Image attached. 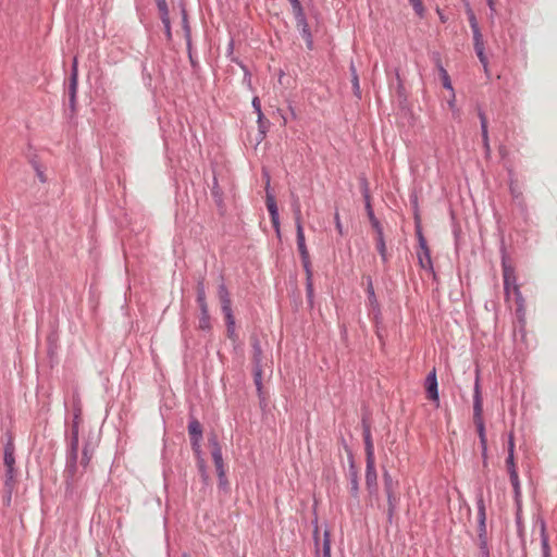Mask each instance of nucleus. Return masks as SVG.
<instances>
[{"mask_svg": "<svg viewBox=\"0 0 557 557\" xmlns=\"http://www.w3.org/2000/svg\"><path fill=\"white\" fill-rule=\"evenodd\" d=\"M304 268L306 269V272H307V292H308V296L311 297V295L313 293V287H312V282H311L310 263L308 264L307 268L305 265H304Z\"/></svg>", "mask_w": 557, "mask_h": 557, "instance_id": "nucleus-28", "label": "nucleus"}, {"mask_svg": "<svg viewBox=\"0 0 557 557\" xmlns=\"http://www.w3.org/2000/svg\"><path fill=\"white\" fill-rule=\"evenodd\" d=\"M468 13H469V22H470V26L472 28V32H479L480 28H479V25H478V22H476V18L472 12L471 9H468Z\"/></svg>", "mask_w": 557, "mask_h": 557, "instance_id": "nucleus-30", "label": "nucleus"}, {"mask_svg": "<svg viewBox=\"0 0 557 557\" xmlns=\"http://www.w3.org/2000/svg\"><path fill=\"white\" fill-rule=\"evenodd\" d=\"M474 49L480 62L483 64L484 70H487V59L484 53V42L481 32H473Z\"/></svg>", "mask_w": 557, "mask_h": 557, "instance_id": "nucleus-11", "label": "nucleus"}, {"mask_svg": "<svg viewBox=\"0 0 557 557\" xmlns=\"http://www.w3.org/2000/svg\"><path fill=\"white\" fill-rule=\"evenodd\" d=\"M384 479V490L386 491H396L398 486V481L393 480L392 475L385 471L383 473Z\"/></svg>", "mask_w": 557, "mask_h": 557, "instance_id": "nucleus-24", "label": "nucleus"}, {"mask_svg": "<svg viewBox=\"0 0 557 557\" xmlns=\"http://www.w3.org/2000/svg\"><path fill=\"white\" fill-rule=\"evenodd\" d=\"M159 9L162 13V22L165 24V27L168 28V32L170 30V22L168 17V8L165 0H159L158 1Z\"/></svg>", "mask_w": 557, "mask_h": 557, "instance_id": "nucleus-25", "label": "nucleus"}, {"mask_svg": "<svg viewBox=\"0 0 557 557\" xmlns=\"http://www.w3.org/2000/svg\"><path fill=\"white\" fill-rule=\"evenodd\" d=\"M185 557H187V556H185Z\"/></svg>", "mask_w": 557, "mask_h": 557, "instance_id": "nucleus-48", "label": "nucleus"}, {"mask_svg": "<svg viewBox=\"0 0 557 557\" xmlns=\"http://www.w3.org/2000/svg\"><path fill=\"white\" fill-rule=\"evenodd\" d=\"M15 475H16L15 467L7 468L5 476L15 478Z\"/></svg>", "mask_w": 557, "mask_h": 557, "instance_id": "nucleus-43", "label": "nucleus"}, {"mask_svg": "<svg viewBox=\"0 0 557 557\" xmlns=\"http://www.w3.org/2000/svg\"><path fill=\"white\" fill-rule=\"evenodd\" d=\"M386 496H387V503H388V508H387V515H388V518L391 519L396 510V507H397V504L399 502V495L397 494L396 491H386Z\"/></svg>", "mask_w": 557, "mask_h": 557, "instance_id": "nucleus-16", "label": "nucleus"}, {"mask_svg": "<svg viewBox=\"0 0 557 557\" xmlns=\"http://www.w3.org/2000/svg\"><path fill=\"white\" fill-rule=\"evenodd\" d=\"M318 532H319V530H318V527H317L315 530H314L315 552H317V554H320V552H321L323 557H331V535H330V532L327 530L324 531L323 542H322L321 547H320L319 540H318Z\"/></svg>", "mask_w": 557, "mask_h": 557, "instance_id": "nucleus-10", "label": "nucleus"}, {"mask_svg": "<svg viewBox=\"0 0 557 557\" xmlns=\"http://www.w3.org/2000/svg\"><path fill=\"white\" fill-rule=\"evenodd\" d=\"M290 4H292V8H293V13L294 14H298V16L301 17V3L299 0H289Z\"/></svg>", "mask_w": 557, "mask_h": 557, "instance_id": "nucleus-31", "label": "nucleus"}, {"mask_svg": "<svg viewBox=\"0 0 557 557\" xmlns=\"http://www.w3.org/2000/svg\"><path fill=\"white\" fill-rule=\"evenodd\" d=\"M409 3L412 5L417 15L422 17L424 15V5L422 0H409Z\"/></svg>", "mask_w": 557, "mask_h": 557, "instance_id": "nucleus-26", "label": "nucleus"}, {"mask_svg": "<svg viewBox=\"0 0 557 557\" xmlns=\"http://www.w3.org/2000/svg\"><path fill=\"white\" fill-rule=\"evenodd\" d=\"M188 432L193 440V446L198 447V442L202 433L201 424L197 420L190 421L188 425Z\"/></svg>", "mask_w": 557, "mask_h": 557, "instance_id": "nucleus-14", "label": "nucleus"}, {"mask_svg": "<svg viewBox=\"0 0 557 557\" xmlns=\"http://www.w3.org/2000/svg\"><path fill=\"white\" fill-rule=\"evenodd\" d=\"M15 478L5 476V487L8 488L9 493H11L13 486H14Z\"/></svg>", "mask_w": 557, "mask_h": 557, "instance_id": "nucleus-39", "label": "nucleus"}, {"mask_svg": "<svg viewBox=\"0 0 557 557\" xmlns=\"http://www.w3.org/2000/svg\"><path fill=\"white\" fill-rule=\"evenodd\" d=\"M441 77H442V83H443V86L448 89L449 91H453L454 88L451 86V82H450V78H449V75L447 73V71L443 67H441Z\"/></svg>", "mask_w": 557, "mask_h": 557, "instance_id": "nucleus-27", "label": "nucleus"}, {"mask_svg": "<svg viewBox=\"0 0 557 557\" xmlns=\"http://www.w3.org/2000/svg\"><path fill=\"white\" fill-rule=\"evenodd\" d=\"M487 5L492 12L496 11V0H486Z\"/></svg>", "mask_w": 557, "mask_h": 557, "instance_id": "nucleus-44", "label": "nucleus"}, {"mask_svg": "<svg viewBox=\"0 0 557 557\" xmlns=\"http://www.w3.org/2000/svg\"><path fill=\"white\" fill-rule=\"evenodd\" d=\"M508 473H509L511 485L513 487L515 495H516V497H519L520 493H521V487H520V481H519V475H518L517 469H512V471H510Z\"/></svg>", "mask_w": 557, "mask_h": 557, "instance_id": "nucleus-23", "label": "nucleus"}, {"mask_svg": "<svg viewBox=\"0 0 557 557\" xmlns=\"http://www.w3.org/2000/svg\"><path fill=\"white\" fill-rule=\"evenodd\" d=\"M479 116L481 120L483 146H484L485 150L488 152L490 151V141H488V132H487V120L482 112L479 114Z\"/></svg>", "mask_w": 557, "mask_h": 557, "instance_id": "nucleus-21", "label": "nucleus"}, {"mask_svg": "<svg viewBox=\"0 0 557 557\" xmlns=\"http://www.w3.org/2000/svg\"><path fill=\"white\" fill-rule=\"evenodd\" d=\"M367 293H368L369 302L371 305H375L376 304V297H375L373 285H372L371 281H369Z\"/></svg>", "mask_w": 557, "mask_h": 557, "instance_id": "nucleus-29", "label": "nucleus"}, {"mask_svg": "<svg viewBox=\"0 0 557 557\" xmlns=\"http://www.w3.org/2000/svg\"><path fill=\"white\" fill-rule=\"evenodd\" d=\"M480 443H481V446H482V456H483V458H486V451H487V440H486V436L485 437H481L480 438Z\"/></svg>", "mask_w": 557, "mask_h": 557, "instance_id": "nucleus-38", "label": "nucleus"}, {"mask_svg": "<svg viewBox=\"0 0 557 557\" xmlns=\"http://www.w3.org/2000/svg\"><path fill=\"white\" fill-rule=\"evenodd\" d=\"M295 18H296V23H297V27L299 29H301V33H302V36L307 39V40H310L311 38V34L309 32V26L307 24V21H306V17H305V13H304V9H301V17L298 16V14H294Z\"/></svg>", "mask_w": 557, "mask_h": 557, "instance_id": "nucleus-18", "label": "nucleus"}, {"mask_svg": "<svg viewBox=\"0 0 557 557\" xmlns=\"http://www.w3.org/2000/svg\"><path fill=\"white\" fill-rule=\"evenodd\" d=\"M226 325H227V334L230 337H233L234 336V333H235V319L233 318V325L231 326V324L226 321Z\"/></svg>", "mask_w": 557, "mask_h": 557, "instance_id": "nucleus-41", "label": "nucleus"}, {"mask_svg": "<svg viewBox=\"0 0 557 557\" xmlns=\"http://www.w3.org/2000/svg\"><path fill=\"white\" fill-rule=\"evenodd\" d=\"M219 298H220V302L222 306V311L225 317V321H227L232 326L233 325V312H232V307H231L232 301L230 298V294H228L225 285H223V284L219 287Z\"/></svg>", "mask_w": 557, "mask_h": 557, "instance_id": "nucleus-7", "label": "nucleus"}, {"mask_svg": "<svg viewBox=\"0 0 557 557\" xmlns=\"http://www.w3.org/2000/svg\"><path fill=\"white\" fill-rule=\"evenodd\" d=\"M425 389L428 398L438 404L437 379L435 369H433L425 379Z\"/></svg>", "mask_w": 557, "mask_h": 557, "instance_id": "nucleus-9", "label": "nucleus"}, {"mask_svg": "<svg viewBox=\"0 0 557 557\" xmlns=\"http://www.w3.org/2000/svg\"><path fill=\"white\" fill-rule=\"evenodd\" d=\"M351 493L354 496H357L358 494V480L356 474H354L351 479Z\"/></svg>", "mask_w": 557, "mask_h": 557, "instance_id": "nucleus-37", "label": "nucleus"}, {"mask_svg": "<svg viewBox=\"0 0 557 557\" xmlns=\"http://www.w3.org/2000/svg\"><path fill=\"white\" fill-rule=\"evenodd\" d=\"M475 426H476V431H478V434H479V437H485L486 434H485V426H484V421H475L474 422Z\"/></svg>", "mask_w": 557, "mask_h": 557, "instance_id": "nucleus-33", "label": "nucleus"}, {"mask_svg": "<svg viewBox=\"0 0 557 557\" xmlns=\"http://www.w3.org/2000/svg\"><path fill=\"white\" fill-rule=\"evenodd\" d=\"M334 220H335L336 230L338 231L339 234H343V226L341 223L339 214L337 212L335 213Z\"/></svg>", "mask_w": 557, "mask_h": 557, "instance_id": "nucleus-40", "label": "nucleus"}, {"mask_svg": "<svg viewBox=\"0 0 557 557\" xmlns=\"http://www.w3.org/2000/svg\"><path fill=\"white\" fill-rule=\"evenodd\" d=\"M208 325H209V314L207 313V318L205 314H202V317L200 319V327L205 329V327H208Z\"/></svg>", "mask_w": 557, "mask_h": 557, "instance_id": "nucleus-42", "label": "nucleus"}, {"mask_svg": "<svg viewBox=\"0 0 557 557\" xmlns=\"http://www.w3.org/2000/svg\"><path fill=\"white\" fill-rule=\"evenodd\" d=\"M213 449H212V459L220 479V485L226 484V478H225V467L222 458V449L218 442L214 440L212 442Z\"/></svg>", "mask_w": 557, "mask_h": 557, "instance_id": "nucleus-4", "label": "nucleus"}, {"mask_svg": "<svg viewBox=\"0 0 557 557\" xmlns=\"http://www.w3.org/2000/svg\"><path fill=\"white\" fill-rule=\"evenodd\" d=\"M541 542H542V554L543 557H550V548L548 544V536L546 534L545 523L541 522Z\"/></svg>", "mask_w": 557, "mask_h": 557, "instance_id": "nucleus-20", "label": "nucleus"}, {"mask_svg": "<svg viewBox=\"0 0 557 557\" xmlns=\"http://www.w3.org/2000/svg\"><path fill=\"white\" fill-rule=\"evenodd\" d=\"M79 413H81V410L78 409L77 412L75 413V420H74V428L76 429L77 424H78V421H79Z\"/></svg>", "mask_w": 557, "mask_h": 557, "instance_id": "nucleus-46", "label": "nucleus"}, {"mask_svg": "<svg viewBox=\"0 0 557 557\" xmlns=\"http://www.w3.org/2000/svg\"><path fill=\"white\" fill-rule=\"evenodd\" d=\"M253 360H255V384L257 386V389L260 392L261 388H262V369H261V366H260V361H261V350L259 347H255V355H253Z\"/></svg>", "mask_w": 557, "mask_h": 557, "instance_id": "nucleus-13", "label": "nucleus"}, {"mask_svg": "<svg viewBox=\"0 0 557 557\" xmlns=\"http://www.w3.org/2000/svg\"><path fill=\"white\" fill-rule=\"evenodd\" d=\"M506 467L508 472L512 471V469H517L515 463V456L512 454H508Z\"/></svg>", "mask_w": 557, "mask_h": 557, "instance_id": "nucleus-34", "label": "nucleus"}, {"mask_svg": "<svg viewBox=\"0 0 557 557\" xmlns=\"http://www.w3.org/2000/svg\"><path fill=\"white\" fill-rule=\"evenodd\" d=\"M252 106H253V109L258 115V123H259V128L261 131L262 134H264V122L262 121L263 119V114H262V111H261V104H260V100L258 97H255L253 100H252Z\"/></svg>", "mask_w": 557, "mask_h": 557, "instance_id": "nucleus-22", "label": "nucleus"}, {"mask_svg": "<svg viewBox=\"0 0 557 557\" xmlns=\"http://www.w3.org/2000/svg\"><path fill=\"white\" fill-rule=\"evenodd\" d=\"M76 81H77V70H76V59L74 60L73 64V74H72V94H75L76 89Z\"/></svg>", "mask_w": 557, "mask_h": 557, "instance_id": "nucleus-35", "label": "nucleus"}, {"mask_svg": "<svg viewBox=\"0 0 557 557\" xmlns=\"http://www.w3.org/2000/svg\"><path fill=\"white\" fill-rule=\"evenodd\" d=\"M513 453H515V444H513L512 438H510L509 447H508V454H512L513 455Z\"/></svg>", "mask_w": 557, "mask_h": 557, "instance_id": "nucleus-45", "label": "nucleus"}, {"mask_svg": "<svg viewBox=\"0 0 557 557\" xmlns=\"http://www.w3.org/2000/svg\"><path fill=\"white\" fill-rule=\"evenodd\" d=\"M351 70H352V79H351L352 86H354L356 92L359 94V88H360L359 87V77L352 66H351Z\"/></svg>", "mask_w": 557, "mask_h": 557, "instance_id": "nucleus-36", "label": "nucleus"}, {"mask_svg": "<svg viewBox=\"0 0 557 557\" xmlns=\"http://www.w3.org/2000/svg\"><path fill=\"white\" fill-rule=\"evenodd\" d=\"M197 302L200 307L201 314H205L207 317L208 305L206 301V292L202 284H199L197 286Z\"/></svg>", "mask_w": 557, "mask_h": 557, "instance_id": "nucleus-19", "label": "nucleus"}, {"mask_svg": "<svg viewBox=\"0 0 557 557\" xmlns=\"http://www.w3.org/2000/svg\"><path fill=\"white\" fill-rule=\"evenodd\" d=\"M368 209H369L370 220L372 222L373 227L376 230V234H377V236H376V249H377L380 256L382 257V260L384 262H386L387 261V251H386V246H385V242H384V238H383L382 227H381L379 221L374 218L373 212L370 209L369 205H368Z\"/></svg>", "mask_w": 557, "mask_h": 557, "instance_id": "nucleus-5", "label": "nucleus"}, {"mask_svg": "<svg viewBox=\"0 0 557 557\" xmlns=\"http://www.w3.org/2000/svg\"><path fill=\"white\" fill-rule=\"evenodd\" d=\"M293 212L296 225L297 247L301 256L302 264L307 268L309 264V251L306 245L300 203L297 196H293Z\"/></svg>", "mask_w": 557, "mask_h": 557, "instance_id": "nucleus-1", "label": "nucleus"}, {"mask_svg": "<svg viewBox=\"0 0 557 557\" xmlns=\"http://www.w3.org/2000/svg\"><path fill=\"white\" fill-rule=\"evenodd\" d=\"M265 176V190H267V209L271 216L272 225L276 232V235L281 236V225H280V215H278V209L276 206V200L273 194L270 193V175L268 173H264Z\"/></svg>", "mask_w": 557, "mask_h": 557, "instance_id": "nucleus-2", "label": "nucleus"}, {"mask_svg": "<svg viewBox=\"0 0 557 557\" xmlns=\"http://www.w3.org/2000/svg\"><path fill=\"white\" fill-rule=\"evenodd\" d=\"M473 422L475 421H483L482 413H483V401L480 393V386L479 381L475 382L474 387V396H473Z\"/></svg>", "mask_w": 557, "mask_h": 557, "instance_id": "nucleus-12", "label": "nucleus"}, {"mask_svg": "<svg viewBox=\"0 0 557 557\" xmlns=\"http://www.w3.org/2000/svg\"><path fill=\"white\" fill-rule=\"evenodd\" d=\"M364 446H366V459H375L374 457V446L372 442V436L369 428L364 429L363 432Z\"/></svg>", "mask_w": 557, "mask_h": 557, "instance_id": "nucleus-15", "label": "nucleus"}, {"mask_svg": "<svg viewBox=\"0 0 557 557\" xmlns=\"http://www.w3.org/2000/svg\"><path fill=\"white\" fill-rule=\"evenodd\" d=\"M504 287L506 292V296L510 297L513 295L516 297V301L519 307L523 306V299L520 293L519 286L516 284V277L509 269H504Z\"/></svg>", "mask_w": 557, "mask_h": 557, "instance_id": "nucleus-3", "label": "nucleus"}, {"mask_svg": "<svg viewBox=\"0 0 557 557\" xmlns=\"http://www.w3.org/2000/svg\"><path fill=\"white\" fill-rule=\"evenodd\" d=\"M199 468H200V470L202 472H205V467H203V461L202 460L199 462Z\"/></svg>", "mask_w": 557, "mask_h": 557, "instance_id": "nucleus-47", "label": "nucleus"}, {"mask_svg": "<svg viewBox=\"0 0 557 557\" xmlns=\"http://www.w3.org/2000/svg\"><path fill=\"white\" fill-rule=\"evenodd\" d=\"M3 460H4L5 468L15 467L14 445L12 442H9L4 447Z\"/></svg>", "mask_w": 557, "mask_h": 557, "instance_id": "nucleus-17", "label": "nucleus"}, {"mask_svg": "<svg viewBox=\"0 0 557 557\" xmlns=\"http://www.w3.org/2000/svg\"><path fill=\"white\" fill-rule=\"evenodd\" d=\"M448 107L453 112H458V109L456 107V95L455 91H450V97L447 100Z\"/></svg>", "mask_w": 557, "mask_h": 557, "instance_id": "nucleus-32", "label": "nucleus"}, {"mask_svg": "<svg viewBox=\"0 0 557 557\" xmlns=\"http://www.w3.org/2000/svg\"><path fill=\"white\" fill-rule=\"evenodd\" d=\"M419 264L425 270H432V259L426 240L422 235H419V250L417 251Z\"/></svg>", "mask_w": 557, "mask_h": 557, "instance_id": "nucleus-6", "label": "nucleus"}, {"mask_svg": "<svg viewBox=\"0 0 557 557\" xmlns=\"http://www.w3.org/2000/svg\"><path fill=\"white\" fill-rule=\"evenodd\" d=\"M366 485L370 492L377 488V473L375 469V459H366Z\"/></svg>", "mask_w": 557, "mask_h": 557, "instance_id": "nucleus-8", "label": "nucleus"}]
</instances>
